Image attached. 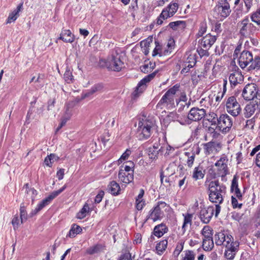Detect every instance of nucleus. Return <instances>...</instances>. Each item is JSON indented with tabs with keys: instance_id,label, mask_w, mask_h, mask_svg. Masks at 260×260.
Masks as SVG:
<instances>
[{
	"instance_id": "obj_1",
	"label": "nucleus",
	"mask_w": 260,
	"mask_h": 260,
	"mask_svg": "<svg viewBox=\"0 0 260 260\" xmlns=\"http://www.w3.org/2000/svg\"><path fill=\"white\" fill-rule=\"evenodd\" d=\"M179 88L180 85L177 84L165 93L156 105V108L159 112L165 114L167 110H171L175 108L176 103L174 100V96Z\"/></svg>"
},
{
	"instance_id": "obj_2",
	"label": "nucleus",
	"mask_w": 260,
	"mask_h": 260,
	"mask_svg": "<svg viewBox=\"0 0 260 260\" xmlns=\"http://www.w3.org/2000/svg\"><path fill=\"white\" fill-rule=\"evenodd\" d=\"M209 200L210 201L216 204L215 206V216H217L220 211V207L219 204L221 203L223 201V196L222 190L219 185L218 181H212L209 184Z\"/></svg>"
},
{
	"instance_id": "obj_3",
	"label": "nucleus",
	"mask_w": 260,
	"mask_h": 260,
	"mask_svg": "<svg viewBox=\"0 0 260 260\" xmlns=\"http://www.w3.org/2000/svg\"><path fill=\"white\" fill-rule=\"evenodd\" d=\"M155 125L153 118L144 117L138 122L137 133L140 139H146L151 136L153 127Z\"/></svg>"
},
{
	"instance_id": "obj_4",
	"label": "nucleus",
	"mask_w": 260,
	"mask_h": 260,
	"mask_svg": "<svg viewBox=\"0 0 260 260\" xmlns=\"http://www.w3.org/2000/svg\"><path fill=\"white\" fill-rule=\"evenodd\" d=\"M238 62L242 69L245 68L248 64L249 70H254L259 67V61L253 59L252 54L248 51H243L240 54Z\"/></svg>"
},
{
	"instance_id": "obj_5",
	"label": "nucleus",
	"mask_w": 260,
	"mask_h": 260,
	"mask_svg": "<svg viewBox=\"0 0 260 260\" xmlns=\"http://www.w3.org/2000/svg\"><path fill=\"white\" fill-rule=\"evenodd\" d=\"M134 164L130 162L129 165L122 166L119 171L118 178L120 182L129 184L133 181Z\"/></svg>"
},
{
	"instance_id": "obj_6",
	"label": "nucleus",
	"mask_w": 260,
	"mask_h": 260,
	"mask_svg": "<svg viewBox=\"0 0 260 260\" xmlns=\"http://www.w3.org/2000/svg\"><path fill=\"white\" fill-rule=\"evenodd\" d=\"M178 5L176 3H171L167 8L164 9L157 18V23L161 25L164 20L172 17L177 11Z\"/></svg>"
},
{
	"instance_id": "obj_7",
	"label": "nucleus",
	"mask_w": 260,
	"mask_h": 260,
	"mask_svg": "<svg viewBox=\"0 0 260 260\" xmlns=\"http://www.w3.org/2000/svg\"><path fill=\"white\" fill-rule=\"evenodd\" d=\"M65 188L66 186H64L61 189L52 192L47 198L43 200L34 209L31 210L30 212V216H34L36 215L44 207L48 205L55 197H56L58 194L62 192L65 189Z\"/></svg>"
},
{
	"instance_id": "obj_8",
	"label": "nucleus",
	"mask_w": 260,
	"mask_h": 260,
	"mask_svg": "<svg viewBox=\"0 0 260 260\" xmlns=\"http://www.w3.org/2000/svg\"><path fill=\"white\" fill-rule=\"evenodd\" d=\"M215 241L217 245L222 244L225 248L235 246L236 244H239L237 241H234L232 236L223 233H219L215 235Z\"/></svg>"
},
{
	"instance_id": "obj_9",
	"label": "nucleus",
	"mask_w": 260,
	"mask_h": 260,
	"mask_svg": "<svg viewBox=\"0 0 260 260\" xmlns=\"http://www.w3.org/2000/svg\"><path fill=\"white\" fill-rule=\"evenodd\" d=\"M218 122V118L217 114L214 112H209L207 115L204 125L210 133H213L217 132Z\"/></svg>"
},
{
	"instance_id": "obj_10",
	"label": "nucleus",
	"mask_w": 260,
	"mask_h": 260,
	"mask_svg": "<svg viewBox=\"0 0 260 260\" xmlns=\"http://www.w3.org/2000/svg\"><path fill=\"white\" fill-rule=\"evenodd\" d=\"M260 112V97L248 104L244 109V115L247 118L252 117Z\"/></svg>"
},
{
	"instance_id": "obj_11",
	"label": "nucleus",
	"mask_w": 260,
	"mask_h": 260,
	"mask_svg": "<svg viewBox=\"0 0 260 260\" xmlns=\"http://www.w3.org/2000/svg\"><path fill=\"white\" fill-rule=\"evenodd\" d=\"M258 89L254 83L248 84L244 88L242 92L243 98L246 101L255 100L254 98H259L260 95L256 96Z\"/></svg>"
},
{
	"instance_id": "obj_12",
	"label": "nucleus",
	"mask_w": 260,
	"mask_h": 260,
	"mask_svg": "<svg viewBox=\"0 0 260 260\" xmlns=\"http://www.w3.org/2000/svg\"><path fill=\"white\" fill-rule=\"evenodd\" d=\"M226 108L227 112L234 116L238 115L241 111L240 106L234 96L228 99L226 104Z\"/></svg>"
},
{
	"instance_id": "obj_13",
	"label": "nucleus",
	"mask_w": 260,
	"mask_h": 260,
	"mask_svg": "<svg viewBox=\"0 0 260 260\" xmlns=\"http://www.w3.org/2000/svg\"><path fill=\"white\" fill-rule=\"evenodd\" d=\"M106 65L110 70L117 72L121 70L124 67L123 63L118 55L108 58L106 62Z\"/></svg>"
},
{
	"instance_id": "obj_14",
	"label": "nucleus",
	"mask_w": 260,
	"mask_h": 260,
	"mask_svg": "<svg viewBox=\"0 0 260 260\" xmlns=\"http://www.w3.org/2000/svg\"><path fill=\"white\" fill-rule=\"evenodd\" d=\"M232 126V121L226 114H223L218 118L217 131L226 132Z\"/></svg>"
},
{
	"instance_id": "obj_15",
	"label": "nucleus",
	"mask_w": 260,
	"mask_h": 260,
	"mask_svg": "<svg viewBox=\"0 0 260 260\" xmlns=\"http://www.w3.org/2000/svg\"><path fill=\"white\" fill-rule=\"evenodd\" d=\"M215 11L221 18L226 17L230 13V7L227 0H219L218 4L216 6Z\"/></svg>"
},
{
	"instance_id": "obj_16",
	"label": "nucleus",
	"mask_w": 260,
	"mask_h": 260,
	"mask_svg": "<svg viewBox=\"0 0 260 260\" xmlns=\"http://www.w3.org/2000/svg\"><path fill=\"white\" fill-rule=\"evenodd\" d=\"M228 159L226 156H223L215 163L217 168V174L221 177H224L228 173Z\"/></svg>"
},
{
	"instance_id": "obj_17",
	"label": "nucleus",
	"mask_w": 260,
	"mask_h": 260,
	"mask_svg": "<svg viewBox=\"0 0 260 260\" xmlns=\"http://www.w3.org/2000/svg\"><path fill=\"white\" fill-rule=\"evenodd\" d=\"M169 208V206L165 202L160 203L151 212L149 215V218L153 221H156L160 219L163 209Z\"/></svg>"
},
{
	"instance_id": "obj_18",
	"label": "nucleus",
	"mask_w": 260,
	"mask_h": 260,
	"mask_svg": "<svg viewBox=\"0 0 260 260\" xmlns=\"http://www.w3.org/2000/svg\"><path fill=\"white\" fill-rule=\"evenodd\" d=\"M213 206L204 207L200 212V218L201 220L205 223H208L212 218L214 213Z\"/></svg>"
},
{
	"instance_id": "obj_19",
	"label": "nucleus",
	"mask_w": 260,
	"mask_h": 260,
	"mask_svg": "<svg viewBox=\"0 0 260 260\" xmlns=\"http://www.w3.org/2000/svg\"><path fill=\"white\" fill-rule=\"evenodd\" d=\"M205 114L204 109L193 108L188 114V118L192 121H198L203 118Z\"/></svg>"
},
{
	"instance_id": "obj_20",
	"label": "nucleus",
	"mask_w": 260,
	"mask_h": 260,
	"mask_svg": "<svg viewBox=\"0 0 260 260\" xmlns=\"http://www.w3.org/2000/svg\"><path fill=\"white\" fill-rule=\"evenodd\" d=\"M204 148L206 154H214L220 150L221 145L216 142H210L204 145Z\"/></svg>"
},
{
	"instance_id": "obj_21",
	"label": "nucleus",
	"mask_w": 260,
	"mask_h": 260,
	"mask_svg": "<svg viewBox=\"0 0 260 260\" xmlns=\"http://www.w3.org/2000/svg\"><path fill=\"white\" fill-rule=\"evenodd\" d=\"M58 39L66 43H72L75 41V36L70 30L64 29L62 30Z\"/></svg>"
},
{
	"instance_id": "obj_22",
	"label": "nucleus",
	"mask_w": 260,
	"mask_h": 260,
	"mask_svg": "<svg viewBox=\"0 0 260 260\" xmlns=\"http://www.w3.org/2000/svg\"><path fill=\"white\" fill-rule=\"evenodd\" d=\"M215 41V36H212L210 34H208L202 39L200 45L204 48L209 49Z\"/></svg>"
},
{
	"instance_id": "obj_23",
	"label": "nucleus",
	"mask_w": 260,
	"mask_h": 260,
	"mask_svg": "<svg viewBox=\"0 0 260 260\" xmlns=\"http://www.w3.org/2000/svg\"><path fill=\"white\" fill-rule=\"evenodd\" d=\"M243 79L244 77L239 69L231 73L229 77L230 82L233 85L240 83L243 81Z\"/></svg>"
},
{
	"instance_id": "obj_24",
	"label": "nucleus",
	"mask_w": 260,
	"mask_h": 260,
	"mask_svg": "<svg viewBox=\"0 0 260 260\" xmlns=\"http://www.w3.org/2000/svg\"><path fill=\"white\" fill-rule=\"evenodd\" d=\"M153 43V38L148 37L146 39L141 42V47L145 55H147L149 52V48Z\"/></svg>"
},
{
	"instance_id": "obj_25",
	"label": "nucleus",
	"mask_w": 260,
	"mask_h": 260,
	"mask_svg": "<svg viewBox=\"0 0 260 260\" xmlns=\"http://www.w3.org/2000/svg\"><path fill=\"white\" fill-rule=\"evenodd\" d=\"M235 246L226 247L224 252V256L227 259H233L235 256L239 244H236Z\"/></svg>"
},
{
	"instance_id": "obj_26",
	"label": "nucleus",
	"mask_w": 260,
	"mask_h": 260,
	"mask_svg": "<svg viewBox=\"0 0 260 260\" xmlns=\"http://www.w3.org/2000/svg\"><path fill=\"white\" fill-rule=\"evenodd\" d=\"M167 228L165 224H160L155 226L153 230V234L155 236L159 238L167 232Z\"/></svg>"
},
{
	"instance_id": "obj_27",
	"label": "nucleus",
	"mask_w": 260,
	"mask_h": 260,
	"mask_svg": "<svg viewBox=\"0 0 260 260\" xmlns=\"http://www.w3.org/2000/svg\"><path fill=\"white\" fill-rule=\"evenodd\" d=\"M144 194V190L141 189L136 199V206L138 210H142L145 205V201L143 199Z\"/></svg>"
},
{
	"instance_id": "obj_28",
	"label": "nucleus",
	"mask_w": 260,
	"mask_h": 260,
	"mask_svg": "<svg viewBox=\"0 0 260 260\" xmlns=\"http://www.w3.org/2000/svg\"><path fill=\"white\" fill-rule=\"evenodd\" d=\"M109 190L112 194L117 196L119 194L121 189L119 184L115 181H112L109 185Z\"/></svg>"
},
{
	"instance_id": "obj_29",
	"label": "nucleus",
	"mask_w": 260,
	"mask_h": 260,
	"mask_svg": "<svg viewBox=\"0 0 260 260\" xmlns=\"http://www.w3.org/2000/svg\"><path fill=\"white\" fill-rule=\"evenodd\" d=\"M155 63L149 60H146L144 62L143 65L141 67V71L145 73H147L151 72L154 68Z\"/></svg>"
},
{
	"instance_id": "obj_30",
	"label": "nucleus",
	"mask_w": 260,
	"mask_h": 260,
	"mask_svg": "<svg viewBox=\"0 0 260 260\" xmlns=\"http://www.w3.org/2000/svg\"><path fill=\"white\" fill-rule=\"evenodd\" d=\"M90 211L89 207L87 203H85L81 210L77 214L76 217L79 219L85 218L89 213Z\"/></svg>"
},
{
	"instance_id": "obj_31",
	"label": "nucleus",
	"mask_w": 260,
	"mask_h": 260,
	"mask_svg": "<svg viewBox=\"0 0 260 260\" xmlns=\"http://www.w3.org/2000/svg\"><path fill=\"white\" fill-rule=\"evenodd\" d=\"M82 231V229L79 225L74 224L72 226L69 232L68 236L70 238H74L78 234L81 233Z\"/></svg>"
},
{
	"instance_id": "obj_32",
	"label": "nucleus",
	"mask_w": 260,
	"mask_h": 260,
	"mask_svg": "<svg viewBox=\"0 0 260 260\" xmlns=\"http://www.w3.org/2000/svg\"><path fill=\"white\" fill-rule=\"evenodd\" d=\"M204 172L202 167L198 166L194 168L192 177L195 180H199L203 178Z\"/></svg>"
},
{
	"instance_id": "obj_33",
	"label": "nucleus",
	"mask_w": 260,
	"mask_h": 260,
	"mask_svg": "<svg viewBox=\"0 0 260 260\" xmlns=\"http://www.w3.org/2000/svg\"><path fill=\"white\" fill-rule=\"evenodd\" d=\"M168 245V241L166 240L160 241L156 245V250L158 254H161L166 250Z\"/></svg>"
},
{
	"instance_id": "obj_34",
	"label": "nucleus",
	"mask_w": 260,
	"mask_h": 260,
	"mask_svg": "<svg viewBox=\"0 0 260 260\" xmlns=\"http://www.w3.org/2000/svg\"><path fill=\"white\" fill-rule=\"evenodd\" d=\"M202 246L204 250L206 251L211 250L214 246V243L212 238L203 239Z\"/></svg>"
},
{
	"instance_id": "obj_35",
	"label": "nucleus",
	"mask_w": 260,
	"mask_h": 260,
	"mask_svg": "<svg viewBox=\"0 0 260 260\" xmlns=\"http://www.w3.org/2000/svg\"><path fill=\"white\" fill-rule=\"evenodd\" d=\"M202 234L203 236L204 237V239L212 238L213 231L212 229L208 226H204V228L202 230Z\"/></svg>"
},
{
	"instance_id": "obj_36",
	"label": "nucleus",
	"mask_w": 260,
	"mask_h": 260,
	"mask_svg": "<svg viewBox=\"0 0 260 260\" xmlns=\"http://www.w3.org/2000/svg\"><path fill=\"white\" fill-rule=\"evenodd\" d=\"M22 218H19L17 214L15 215L11 221L14 229H17L22 224Z\"/></svg>"
},
{
	"instance_id": "obj_37",
	"label": "nucleus",
	"mask_w": 260,
	"mask_h": 260,
	"mask_svg": "<svg viewBox=\"0 0 260 260\" xmlns=\"http://www.w3.org/2000/svg\"><path fill=\"white\" fill-rule=\"evenodd\" d=\"M59 159V157L57 156H56L54 154H50L49 155L47 156L44 162L45 164L49 167H51L52 164V160H57Z\"/></svg>"
},
{
	"instance_id": "obj_38",
	"label": "nucleus",
	"mask_w": 260,
	"mask_h": 260,
	"mask_svg": "<svg viewBox=\"0 0 260 260\" xmlns=\"http://www.w3.org/2000/svg\"><path fill=\"white\" fill-rule=\"evenodd\" d=\"M155 76V73L149 74L146 77L142 79L138 85L137 88H139L142 86L145 85L147 83L149 82Z\"/></svg>"
},
{
	"instance_id": "obj_39",
	"label": "nucleus",
	"mask_w": 260,
	"mask_h": 260,
	"mask_svg": "<svg viewBox=\"0 0 260 260\" xmlns=\"http://www.w3.org/2000/svg\"><path fill=\"white\" fill-rule=\"evenodd\" d=\"M252 21L257 24H260V9L256 10L251 16Z\"/></svg>"
},
{
	"instance_id": "obj_40",
	"label": "nucleus",
	"mask_w": 260,
	"mask_h": 260,
	"mask_svg": "<svg viewBox=\"0 0 260 260\" xmlns=\"http://www.w3.org/2000/svg\"><path fill=\"white\" fill-rule=\"evenodd\" d=\"M192 215L190 214H187L184 215V222L182 225V228L184 229L185 226H190L191 224Z\"/></svg>"
},
{
	"instance_id": "obj_41",
	"label": "nucleus",
	"mask_w": 260,
	"mask_h": 260,
	"mask_svg": "<svg viewBox=\"0 0 260 260\" xmlns=\"http://www.w3.org/2000/svg\"><path fill=\"white\" fill-rule=\"evenodd\" d=\"M23 189L25 192L30 196L37 194V191L34 188L30 187L27 183L24 185Z\"/></svg>"
},
{
	"instance_id": "obj_42",
	"label": "nucleus",
	"mask_w": 260,
	"mask_h": 260,
	"mask_svg": "<svg viewBox=\"0 0 260 260\" xmlns=\"http://www.w3.org/2000/svg\"><path fill=\"white\" fill-rule=\"evenodd\" d=\"M131 153V150L127 149L121 155L120 157L118 159V164H121L123 161L126 160Z\"/></svg>"
},
{
	"instance_id": "obj_43",
	"label": "nucleus",
	"mask_w": 260,
	"mask_h": 260,
	"mask_svg": "<svg viewBox=\"0 0 260 260\" xmlns=\"http://www.w3.org/2000/svg\"><path fill=\"white\" fill-rule=\"evenodd\" d=\"M248 20L247 19H244L240 23V26L241 27L240 33L244 35L247 30V25L248 24Z\"/></svg>"
},
{
	"instance_id": "obj_44",
	"label": "nucleus",
	"mask_w": 260,
	"mask_h": 260,
	"mask_svg": "<svg viewBox=\"0 0 260 260\" xmlns=\"http://www.w3.org/2000/svg\"><path fill=\"white\" fill-rule=\"evenodd\" d=\"M207 30V25L206 23L203 22L200 27L199 30L197 34L198 37H202L206 32Z\"/></svg>"
},
{
	"instance_id": "obj_45",
	"label": "nucleus",
	"mask_w": 260,
	"mask_h": 260,
	"mask_svg": "<svg viewBox=\"0 0 260 260\" xmlns=\"http://www.w3.org/2000/svg\"><path fill=\"white\" fill-rule=\"evenodd\" d=\"M181 24H183L184 26H185V22L183 21H177L170 23L169 25L172 29H176Z\"/></svg>"
},
{
	"instance_id": "obj_46",
	"label": "nucleus",
	"mask_w": 260,
	"mask_h": 260,
	"mask_svg": "<svg viewBox=\"0 0 260 260\" xmlns=\"http://www.w3.org/2000/svg\"><path fill=\"white\" fill-rule=\"evenodd\" d=\"M155 47L152 52V56H155L157 55H160L161 46L157 42H155Z\"/></svg>"
},
{
	"instance_id": "obj_47",
	"label": "nucleus",
	"mask_w": 260,
	"mask_h": 260,
	"mask_svg": "<svg viewBox=\"0 0 260 260\" xmlns=\"http://www.w3.org/2000/svg\"><path fill=\"white\" fill-rule=\"evenodd\" d=\"M103 248V246L101 245H96L91 247L88 250V253L93 254L100 251Z\"/></svg>"
},
{
	"instance_id": "obj_48",
	"label": "nucleus",
	"mask_w": 260,
	"mask_h": 260,
	"mask_svg": "<svg viewBox=\"0 0 260 260\" xmlns=\"http://www.w3.org/2000/svg\"><path fill=\"white\" fill-rule=\"evenodd\" d=\"M183 248V244L182 243H179L177 244L173 253L174 256H178L180 253V252L182 251Z\"/></svg>"
},
{
	"instance_id": "obj_49",
	"label": "nucleus",
	"mask_w": 260,
	"mask_h": 260,
	"mask_svg": "<svg viewBox=\"0 0 260 260\" xmlns=\"http://www.w3.org/2000/svg\"><path fill=\"white\" fill-rule=\"evenodd\" d=\"M187 100V98L186 94L184 92H183L181 94L180 98L176 100V105H179V103L181 102L186 104Z\"/></svg>"
},
{
	"instance_id": "obj_50",
	"label": "nucleus",
	"mask_w": 260,
	"mask_h": 260,
	"mask_svg": "<svg viewBox=\"0 0 260 260\" xmlns=\"http://www.w3.org/2000/svg\"><path fill=\"white\" fill-rule=\"evenodd\" d=\"M64 78L67 81H71L73 79V76L70 70L66 71L64 74Z\"/></svg>"
},
{
	"instance_id": "obj_51",
	"label": "nucleus",
	"mask_w": 260,
	"mask_h": 260,
	"mask_svg": "<svg viewBox=\"0 0 260 260\" xmlns=\"http://www.w3.org/2000/svg\"><path fill=\"white\" fill-rule=\"evenodd\" d=\"M209 49L204 48L200 46V48L198 49V52L201 56H207L209 54L208 52Z\"/></svg>"
},
{
	"instance_id": "obj_52",
	"label": "nucleus",
	"mask_w": 260,
	"mask_h": 260,
	"mask_svg": "<svg viewBox=\"0 0 260 260\" xmlns=\"http://www.w3.org/2000/svg\"><path fill=\"white\" fill-rule=\"evenodd\" d=\"M26 214V208L24 204H21L20 207V218L25 217Z\"/></svg>"
},
{
	"instance_id": "obj_53",
	"label": "nucleus",
	"mask_w": 260,
	"mask_h": 260,
	"mask_svg": "<svg viewBox=\"0 0 260 260\" xmlns=\"http://www.w3.org/2000/svg\"><path fill=\"white\" fill-rule=\"evenodd\" d=\"M189 152L185 153V155L188 156V159L187 161V165L189 167H191L193 163L194 160V155H192L191 156H189Z\"/></svg>"
},
{
	"instance_id": "obj_54",
	"label": "nucleus",
	"mask_w": 260,
	"mask_h": 260,
	"mask_svg": "<svg viewBox=\"0 0 260 260\" xmlns=\"http://www.w3.org/2000/svg\"><path fill=\"white\" fill-rule=\"evenodd\" d=\"M18 15L16 14L14 12H12L11 14H10L8 20H7V23H10L13 21H14L17 18Z\"/></svg>"
},
{
	"instance_id": "obj_55",
	"label": "nucleus",
	"mask_w": 260,
	"mask_h": 260,
	"mask_svg": "<svg viewBox=\"0 0 260 260\" xmlns=\"http://www.w3.org/2000/svg\"><path fill=\"white\" fill-rule=\"evenodd\" d=\"M194 255L192 252L188 251L186 252L182 260H194Z\"/></svg>"
},
{
	"instance_id": "obj_56",
	"label": "nucleus",
	"mask_w": 260,
	"mask_h": 260,
	"mask_svg": "<svg viewBox=\"0 0 260 260\" xmlns=\"http://www.w3.org/2000/svg\"><path fill=\"white\" fill-rule=\"evenodd\" d=\"M104 191H101L95 197V199H94V201L95 203H100L102 199H103V198L104 197Z\"/></svg>"
},
{
	"instance_id": "obj_57",
	"label": "nucleus",
	"mask_w": 260,
	"mask_h": 260,
	"mask_svg": "<svg viewBox=\"0 0 260 260\" xmlns=\"http://www.w3.org/2000/svg\"><path fill=\"white\" fill-rule=\"evenodd\" d=\"M210 69H211V67L209 64H205L204 69L203 70V71L201 72L202 74L201 75V76H202L204 77L206 76L207 73L209 72V71L210 70Z\"/></svg>"
},
{
	"instance_id": "obj_58",
	"label": "nucleus",
	"mask_w": 260,
	"mask_h": 260,
	"mask_svg": "<svg viewBox=\"0 0 260 260\" xmlns=\"http://www.w3.org/2000/svg\"><path fill=\"white\" fill-rule=\"evenodd\" d=\"M167 46L168 47V49L167 50L168 52H171L172 49H174L175 46V42L173 39H170L169 40L168 43L167 44Z\"/></svg>"
},
{
	"instance_id": "obj_59",
	"label": "nucleus",
	"mask_w": 260,
	"mask_h": 260,
	"mask_svg": "<svg viewBox=\"0 0 260 260\" xmlns=\"http://www.w3.org/2000/svg\"><path fill=\"white\" fill-rule=\"evenodd\" d=\"M149 156L150 159L152 160L156 159L158 156V151L157 150H153L152 151H150V153H149Z\"/></svg>"
},
{
	"instance_id": "obj_60",
	"label": "nucleus",
	"mask_w": 260,
	"mask_h": 260,
	"mask_svg": "<svg viewBox=\"0 0 260 260\" xmlns=\"http://www.w3.org/2000/svg\"><path fill=\"white\" fill-rule=\"evenodd\" d=\"M142 242V235L140 233H137L135 235V238L134 240V244H140Z\"/></svg>"
},
{
	"instance_id": "obj_61",
	"label": "nucleus",
	"mask_w": 260,
	"mask_h": 260,
	"mask_svg": "<svg viewBox=\"0 0 260 260\" xmlns=\"http://www.w3.org/2000/svg\"><path fill=\"white\" fill-rule=\"evenodd\" d=\"M120 260H133L130 253H125L121 256Z\"/></svg>"
},
{
	"instance_id": "obj_62",
	"label": "nucleus",
	"mask_w": 260,
	"mask_h": 260,
	"mask_svg": "<svg viewBox=\"0 0 260 260\" xmlns=\"http://www.w3.org/2000/svg\"><path fill=\"white\" fill-rule=\"evenodd\" d=\"M232 203L234 208H240L242 206V204H238L237 200L232 197Z\"/></svg>"
},
{
	"instance_id": "obj_63",
	"label": "nucleus",
	"mask_w": 260,
	"mask_h": 260,
	"mask_svg": "<svg viewBox=\"0 0 260 260\" xmlns=\"http://www.w3.org/2000/svg\"><path fill=\"white\" fill-rule=\"evenodd\" d=\"M64 174V169H59L56 173V176L58 177L59 180H61L63 179Z\"/></svg>"
},
{
	"instance_id": "obj_64",
	"label": "nucleus",
	"mask_w": 260,
	"mask_h": 260,
	"mask_svg": "<svg viewBox=\"0 0 260 260\" xmlns=\"http://www.w3.org/2000/svg\"><path fill=\"white\" fill-rule=\"evenodd\" d=\"M237 188H238V183H237L236 177H234V178H233V181H232V186H231V190L233 191H234Z\"/></svg>"
}]
</instances>
